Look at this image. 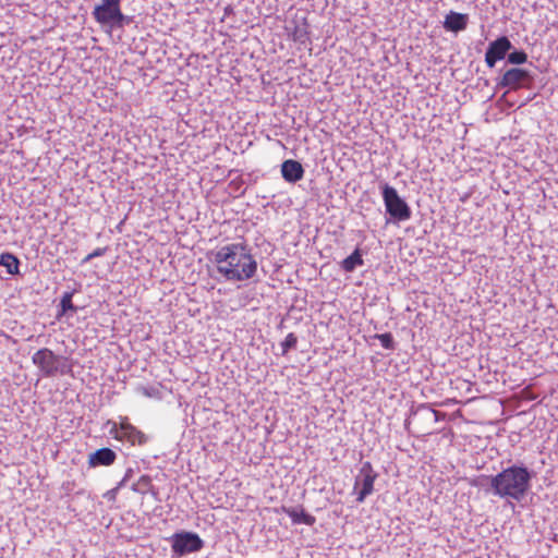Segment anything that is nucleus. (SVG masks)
I'll use <instances>...</instances> for the list:
<instances>
[{"label":"nucleus","instance_id":"obj_23","mask_svg":"<svg viewBox=\"0 0 558 558\" xmlns=\"http://www.w3.org/2000/svg\"><path fill=\"white\" fill-rule=\"evenodd\" d=\"M107 252V247H97L96 250H94L92 253H89L88 255H86L83 260H82V264H87L89 263L92 259L96 258V257H100L102 255H105Z\"/></svg>","mask_w":558,"mask_h":558},{"label":"nucleus","instance_id":"obj_3","mask_svg":"<svg viewBox=\"0 0 558 558\" xmlns=\"http://www.w3.org/2000/svg\"><path fill=\"white\" fill-rule=\"evenodd\" d=\"M122 0H101L95 5L92 15L94 20L110 28H122L131 23V17L121 11Z\"/></svg>","mask_w":558,"mask_h":558},{"label":"nucleus","instance_id":"obj_16","mask_svg":"<svg viewBox=\"0 0 558 558\" xmlns=\"http://www.w3.org/2000/svg\"><path fill=\"white\" fill-rule=\"evenodd\" d=\"M75 293V290L73 291H65L60 300L59 308L57 313V319H60L62 316H65L69 312L76 313L77 306H75L72 302L73 295Z\"/></svg>","mask_w":558,"mask_h":558},{"label":"nucleus","instance_id":"obj_15","mask_svg":"<svg viewBox=\"0 0 558 558\" xmlns=\"http://www.w3.org/2000/svg\"><path fill=\"white\" fill-rule=\"evenodd\" d=\"M363 255L362 251L356 247L351 255H349L347 258H344L340 266L343 271L345 272H353L357 267L363 266Z\"/></svg>","mask_w":558,"mask_h":558},{"label":"nucleus","instance_id":"obj_1","mask_svg":"<svg viewBox=\"0 0 558 558\" xmlns=\"http://www.w3.org/2000/svg\"><path fill=\"white\" fill-rule=\"evenodd\" d=\"M211 254L217 272L226 281H247L257 272V262L243 242L223 245Z\"/></svg>","mask_w":558,"mask_h":558},{"label":"nucleus","instance_id":"obj_6","mask_svg":"<svg viewBox=\"0 0 558 558\" xmlns=\"http://www.w3.org/2000/svg\"><path fill=\"white\" fill-rule=\"evenodd\" d=\"M109 434L119 441H128L132 446H143L148 441V436L130 423L128 416H119V422L108 421Z\"/></svg>","mask_w":558,"mask_h":558},{"label":"nucleus","instance_id":"obj_10","mask_svg":"<svg viewBox=\"0 0 558 558\" xmlns=\"http://www.w3.org/2000/svg\"><path fill=\"white\" fill-rule=\"evenodd\" d=\"M513 46L507 36H499L489 43L485 52V63L493 69L498 61L507 59V54L512 50Z\"/></svg>","mask_w":558,"mask_h":558},{"label":"nucleus","instance_id":"obj_11","mask_svg":"<svg viewBox=\"0 0 558 558\" xmlns=\"http://www.w3.org/2000/svg\"><path fill=\"white\" fill-rule=\"evenodd\" d=\"M117 460V453L108 447L97 449L88 456V466H109Z\"/></svg>","mask_w":558,"mask_h":558},{"label":"nucleus","instance_id":"obj_13","mask_svg":"<svg viewBox=\"0 0 558 558\" xmlns=\"http://www.w3.org/2000/svg\"><path fill=\"white\" fill-rule=\"evenodd\" d=\"M468 23H469L468 14L450 11L446 15L442 26L448 32L459 33L466 28Z\"/></svg>","mask_w":558,"mask_h":558},{"label":"nucleus","instance_id":"obj_19","mask_svg":"<svg viewBox=\"0 0 558 558\" xmlns=\"http://www.w3.org/2000/svg\"><path fill=\"white\" fill-rule=\"evenodd\" d=\"M151 486V477L149 475H142L138 481L132 485V490L138 494H147Z\"/></svg>","mask_w":558,"mask_h":558},{"label":"nucleus","instance_id":"obj_5","mask_svg":"<svg viewBox=\"0 0 558 558\" xmlns=\"http://www.w3.org/2000/svg\"><path fill=\"white\" fill-rule=\"evenodd\" d=\"M66 359L54 354L50 349L43 348L35 352L32 362L46 377H51L57 373L66 374L70 366L66 365Z\"/></svg>","mask_w":558,"mask_h":558},{"label":"nucleus","instance_id":"obj_17","mask_svg":"<svg viewBox=\"0 0 558 558\" xmlns=\"http://www.w3.org/2000/svg\"><path fill=\"white\" fill-rule=\"evenodd\" d=\"M0 266L4 267L9 275H16L20 271V260L11 253H2L0 255Z\"/></svg>","mask_w":558,"mask_h":558},{"label":"nucleus","instance_id":"obj_7","mask_svg":"<svg viewBox=\"0 0 558 558\" xmlns=\"http://www.w3.org/2000/svg\"><path fill=\"white\" fill-rule=\"evenodd\" d=\"M173 556L182 557L191 553L199 551L204 547V541L197 533L180 531L170 538Z\"/></svg>","mask_w":558,"mask_h":558},{"label":"nucleus","instance_id":"obj_8","mask_svg":"<svg viewBox=\"0 0 558 558\" xmlns=\"http://www.w3.org/2000/svg\"><path fill=\"white\" fill-rule=\"evenodd\" d=\"M377 476L378 474L373 469V465L369 461H365L362 463V466L359 470L357 475L355 476L353 487L354 493H356V501L359 504L363 502L366 499V497L373 494L374 483Z\"/></svg>","mask_w":558,"mask_h":558},{"label":"nucleus","instance_id":"obj_26","mask_svg":"<svg viewBox=\"0 0 558 558\" xmlns=\"http://www.w3.org/2000/svg\"><path fill=\"white\" fill-rule=\"evenodd\" d=\"M132 473H133V470L128 469L123 478L121 480V482L118 485L122 487L125 484V482L132 476Z\"/></svg>","mask_w":558,"mask_h":558},{"label":"nucleus","instance_id":"obj_24","mask_svg":"<svg viewBox=\"0 0 558 558\" xmlns=\"http://www.w3.org/2000/svg\"><path fill=\"white\" fill-rule=\"evenodd\" d=\"M418 411H426L428 414L433 415L434 416V421L435 422H438L439 421V415L441 414L440 412L434 410V409H430L428 405L426 404H421L418 405L416 412Z\"/></svg>","mask_w":558,"mask_h":558},{"label":"nucleus","instance_id":"obj_20","mask_svg":"<svg viewBox=\"0 0 558 558\" xmlns=\"http://www.w3.org/2000/svg\"><path fill=\"white\" fill-rule=\"evenodd\" d=\"M298 343V338L293 332L287 335L284 340L281 342V354L286 355L291 349H294Z\"/></svg>","mask_w":558,"mask_h":558},{"label":"nucleus","instance_id":"obj_12","mask_svg":"<svg viewBox=\"0 0 558 558\" xmlns=\"http://www.w3.org/2000/svg\"><path fill=\"white\" fill-rule=\"evenodd\" d=\"M304 168L301 162L287 159L281 163V175L289 183H296L304 177Z\"/></svg>","mask_w":558,"mask_h":558},{"label":"nucleus","instance_id":"obj_22","mask_svg":"<svg viewBox=\"0 0 558 558\" xmlns=\"http://www.w3.org/2000/svg\"><path fill=\"white\" fill-rule=\"evenodd\" d=\"M375 339L379 340L380 344L387 350H395V340L390 332L376 333Z\"/></svg>","mask_w":558,"mask_h":558},{"label":"nucleus","instance_id":"obj_25","mask_svg":"<svg viewBox=\"0 0 558 558\" xmlns=\"http://www.w3.org/2000/svg\"><path fill=\"white\" fill-rule=\"evenodd\" d=\"M120 487L121 486L118 485L117 487L108 490L107 493H105L104 497L107 498L108 500H114Z\"/></svg>","mask_w":558,"mask_h":558},{"label":"nucleus","instance_id":"obj_2","mask_svg":"<svg viewBox=\"0 0 558 558\" xmlns=\"http://www.w3.org/2000/svg\"><path fill=\"white\" fill-rule=\"evenodd\" d=\"M534 471L523 464H512L496 475H482L480 481H487L489 487L486 493H492L499 498L521 501L532 487Z\"/></svg>","mask_w":558,"mask_h":558},{"label":"nucleus","instance_id":"obj_4","mask_svg":"<svg viewBox=\"0 0 558 558\" xmlns=\"http://www.w3.org/2000/svg\"><path fill=\"white\" fill-rule=\"evenodd\" d=\"M380 189L386 213L391 219L395 221L409 220L412 216V210L408 203L398 194V191L388 183H383Z\"/></svg>","mask_w":558,"mask_h":558},{"label":"nucleus","instance_id":"obj_14","mask_svg":"<svg viewBox=\"0 0 558 558\" xmlns=\"http://www.w3.org/2000/svg\"><path fill=\"white\" fill-rule=\"evenodd\" d=\"M284 513L289 515L293 524H305L312 526L316 522V518L307 513L303 507H282Z\"/></svg>","mask_w":558,"mask_h":558},{"label":"nucleus","instance_id":"obj_9","mask_svg":"<svg viewBox=\"0 0 558 558\" xmlns=\"http://www.w3.org/2000/svg\"><path fill=\"white\" fill-rule=\"evenodd\" d=\"M533 81L534 76L530 71L521 68H511L502 74L497 86L510 90H518L521 88H530Z\"/></svg>","mask_w":558,"mask_h":558},{"label":"nucleus","instance_id":"obj_18","mask_svg":"<svg viewBox=\"0 0 558 558\" xmlns=\"http://www.w3.org/2000/svg\"><path fill=\"white\" fill-rule=\"evenodd\" d=\"M527 61V54L524 50L513 49L507 54V62L514 65L524 64Z\"/></svg>","mask_w":558,"mask_h":558},{"label":"nucleus","instance_id":"obj_21","mask_svg":"<svg viewBox=\"0 0 558 558\" xmlns=\"http://www.w3.org/2000/svg\"><path fill=\"white\" fill-rule=\"evenodd\" d=\"M293 40L298 41L300 44H305L310 40L308 38V32L305 24L296 26L293 34H292Z\"/></svg>","mask_w":558,"mask_h":558},{"label":"nucleus","instance_id":"obj_27","mask_svg":"<svg viewBox=\"0 0 558 558\" xmlns=\"http://www.w3.org/2000/svg\"><path fill=\"white\" fill-rule=\"evenodd\" d=\"M148 493H150V494H151V496H153L156 500H159V498H158V492H157V489H156L154 486H151V488H149Z\"/></svg>","mask_w":558,"mask_h":558}]
</instances>
